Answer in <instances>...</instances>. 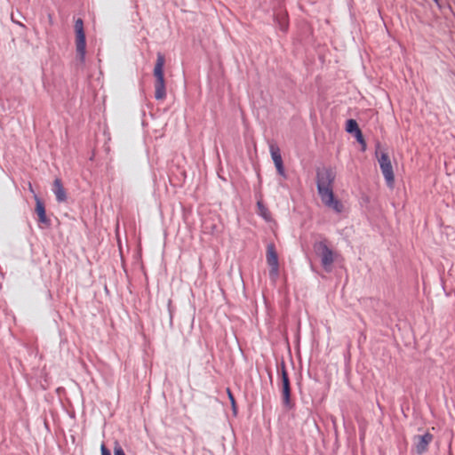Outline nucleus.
I'll use <instances>...</instances> for the list:
<instances>
[{
  "mask_svg": "<svg viewBox=\"0 0 455 455\" xmlns=\"http://www.w3.org/2000/svg\"><path fill=\"white\" fill-rule=\"evenodd\" d=\"M336 174L331 169H323L317 172V190L323 204L334 212L343 211L342 203L334 197L333 182Z\"/></svg>",
  "mask_w": 455,
  "mask_h": 455,
  "instance_id": "obj_1",
  "label": "nucleus"
},
{
  "mask_svg": "<svg viewBox=\"0 0 455 455\" xmlns=\"http://www.w3.org/2000/svg\"><path fill=\"white\" fill-rule=\"evenodd\" d=\"M165 64V58L164 54L158 52L156 55V62L154 68L155 81V98L157 100H163L166 97L165 81L164 74V67Z\"/></svg>",
  "mask_w": 455,
  "mask_h": 455,
  "instance_id": "obj_2",
  "label": "nucleus"
},
{
  "mask_svg": "<svg viewBox=\"0 0 455 455\" xmlns=\"http://www.w3.org/2000/svg\"><path fill=\"white\" fill-rule=\"evenodd\" d=\"M314 251L321 259L325 271L330 272L336 259L337 254L328 246L326 240L316 241L313 244Z\"/></svg>",
  "mask_w": 455,
  "mask_h": 455,
  "instance_id": "obj_3",
  "label": "nucleus"
},
{
  "mask_svg": "<svg viewBox=\"0 0 455 455\" xmlns=\"http://www.w3.org/2000/svg\"><path fill=\"white\" fill-rule=\"evenodd\" d=\"M280 389L282 395V403L283 407L290 411L294 407V403L291 397V384L286 371L285 365L283 363L281 366V379H280Z\"/></svg>",
  "mask_w": 455,
  "mask_h": 455,
  "instance_id": "obj_4",
  "label": "nucleus"
},
{
  "mask_svg": "<svg viewBox=\"0 0 455 455\" xmlns=\"http://www.w3.org/2000/svg\"><path fill=\"white\" fill-rule=\"evenodd\" d=\"M75 33H76V49L79 60L84 62L86 53V42L85 33L84 29V21L78 18L75 22Z\"/></svg>",
  "mask_w": 455,
  "mask_h": 455,
  "instance_id": "obj_5",
  "label": "nucleus"
},
{
  "mask_svg": "<svg viewBox=\"0 0 455 455\" xmlns=\"http://www.w3.org/2000/svg\"><path fill=\"white\" fill-rule=\"evenodd\" d=\"M378 160L387 186L389 188H393L395 182V175L388 155L385 152H382Z\"/></svg>",
  "mask_w": 455,
  "mask_h": 455,
  "instance_id": "obj_6",
  "label": "nucleus"
},
{
  "mask_svg": "<svg viewBox=\"0 0 455 455\" xmlns=\"http://www.w3.org/2000/svg\"><path fill=\"white\" fill-rule=\"evenodd\" d=\"M267 263L270 267L269 276L275 281L279 275V261L274 243H269L267 246Z\"/></svg>",
  "mask_w": 455,
  "mask_h": 455,
  "instance_id": "obj_7",
  "label": "nucleus"
},
{
  "mask_svg": "<svg viewBox=\"0 0 455 455\" xmlns=\"http://www.w3.org/2000/svg\"><path fill=\"white\" fill-rule=\"evenodd\" d=\"M433 435L426 433L422 435H416L414 437V446L418 454H423L427 451L429 443L433 441Z\"/></svg>",
  "mask_w": 455,
  "mask_h": 455,
  "instance_id": "obj_8",
  "label": "nucleus"
},
{
  "mask_svg": "<svg viewBox=\"0 0 455 455\" xmlns=\"http://www.w3.org/2000/svg\"><path fill=\"white\" fill-rule=\"evenodd\" d=\"M269 151H270L272 160H273L275 166L277 170V172L282 176H285V171L283 168V159H282V156L280 153V148H278V146L276 144L270 143L269 144Z\"/></svg>",
  "mask_w": 455,
  "mask_h": 455,
  "instance_id": "obj_9",
  "label": "nucleus"
},
{
  "mask_svg": "<svg viewBox=\"0 0 455 455\" xmlns=\"http://www.w3.org/2000/svg\"><path fill=\"white\" fill-rule=\"evenodd\" d=\"M34 199L36 202L35 212L38 216V222L45 225H50V219L46 215L44 202L39 198L37 195L34 196Z\"/></svg>",
  "mask_w": 455,
  "mask_h": 455,
  "instance_id": "obj_10",
  "label": "nucleus"
},
{
  "mask_svg": "<svg viewBox=\"0 0 455 455\" xmlns=\"http://www.w3.org/2000/svg\"><path fill=\"white\" fill-rule=\"evenodd\" d=\"M53 193L55 194L58 202L62 203L67 199L65 188H63L62 182L60 179H55L53 182Z\"/></svg>",
  "mask_w": 455,
  "mask_h": 455,
  "instance_id": "obj_11",
  "label": "nucleus"
},
{
  "mask_svg": "<svg viewBox=\"0 0 455 455\" xmlns=\"http://www.w3.org/2000/svg\"><path fill=\"white\" fill-rule=\"evenodd\" d=\"M346 130L347 132H355L356 133L357 131H359V126H358V124L355 120L354 119H349L347 121V125H346Z\"/></svg>",
  "mask_w": 455,
  "mask_h": 455,
  "instance_id": "obj_12",
  "label": "nucleus"
},
{
  "mask_svg": "<svg viewBox=\"0 0 455 455\" xmlns=\"http://www.w3.org/2000/svg\"><path fill=\"white\" fill-rule=\"evenodd\" d=\"M257 205H258V208H259V214H260L264 219L268 220V218H269V216H268V215H269V213H268V212H267V208L263 205V204H262V203H260V202H258Z\"/></svg>",
  "mask_w": 455,
  "mask_h": 455,
  "instance_id": "obj_13",
  "label": "nucleus"
},
{
  "mask_svg": "<svg viewBox=\"0 0 455 455\" xmlns=\"http://www.w3.org/2000/svg\"><path fill=\"white\" fill-rule=\"evenodd\" d=\"M355 138H356L357 141L363 145V148L364 149L365 148V141L363 140L361 130L357 131V132L355 133Z\"/></svg>",
  "mask_w": 455,
  "mask_h": 455,
  "instance_id": "obj_14",
  "label": "nucleus"
},
{
  "mask_svg": "<svg viewBox=\"0 0 455 455\" xmlns=\"http://www.w3.org/2000/svg\"><path fill=\"white\" fill-rule=\"evenodd\" d=\"M114 455H125L123 448L117 443L114 447Z\"/></svg>",
  "mask_w": 455,
  "mask_h": 455,
  "instance_id": "obj_15",
  "label": "nucleus"
},
{
  "mask_svg": "<svg viewBox=\"0 0 455 455\" xmlns=\"http://www.w3.org/2000/svg\"><path fill=\"white\" fill-rule=\"evenodd\" d=\"M100 451L101 455H111L109 450L106 447L104 443H102L100 446Z\"/></svg>",
  "mask_w": 455,
  "mask_h": 455,
  "instance_id": "obj_16",
  "label": "nucleus"
},
{
  "mask_svg": "<svg viewBox=\"0 0 455 455\" xmlns=\"http://www.w3.org/2000/svg\"><path fill=\"white\" fill-rule=\"evenodd\" d=\"M227 392H228V397L230 399V402H231L232 405L235 406V398H234L233 394L231 393L229 388L227 389Z\"/></svg>",
  "mask_w": 455,
  "mask_h": 455,
  "instance_id": "obj_17",
  "label": "nucleus"
},
{
  "mask_svg": "<svg viewBox=\"0 0 455 455\" xmlns=\"http://www.w3.org/2000/svg\"><path fill=\"white\" fill-rule=\"evenodd\" d=\"M281 29L285 31L287 29V24L283 21V23L281 24Z\"/></svg>",
  "mask_w": 455,
  "mask_h": 455,
  "instance_id": "obj_18",
  "label": "nucleus"
},
{
  "mask_svg": "<svg viewBox=\"0 0 455 455\" xmlns=\"http://www.w3.org/2000/svg\"><path fill=\"white\" fill-rule=\"evenodd\" d=\"M28 189H29V191H30L31 193H33V194H34V196H35V195H36V194L35 193L34 189H33V187H32V184H31V183H29V184H28Z\"/></svg>",
  "mask_w": 455,
  "mask_h": 455,
  "instance_id": "obj_19",
  "label": "nucleus"
}]
</instances>
